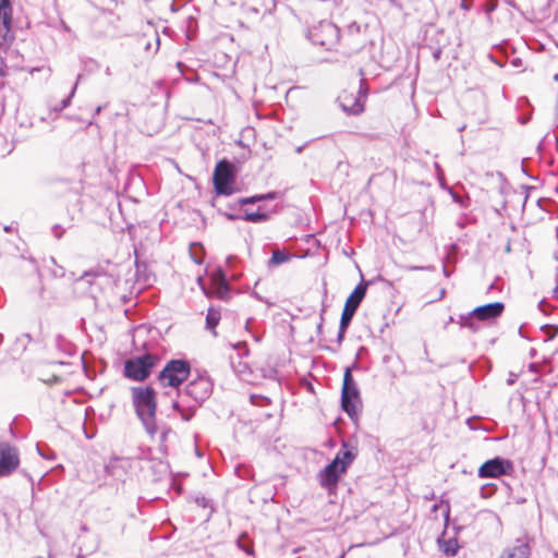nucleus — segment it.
I'll return each instance as SVG.
<instances>
[{
    "instance_id": "393cba45",
    "label": "nucleus",
    "mask_w": 558,
    "mask_h": 558,
    "mask_svg": "<svg viewBox=\"0 0 558 558\" xmlns=\"http://www.w3.org/2000/svg\"><path fill=\"white\" fill-rule=\"evenodd\" d=\"M250 400H251L252 404L257 405V407H265L270 403L269 398L262 396V395H255V393H252L250 396Z\"/></svg>"
},
{
    "instance_id": "8fccbe9b",
    "label": "nucleus",
    "mask_w": 558,
    "mask_h": 558,
    "mask_svg": "<svg viewBox=\"0 0 558 558\" xmlns=\"http://www.w3.org/2000/svg\"><path fill=\"white\" fill-rule=\"evenodd\" d=\"M433 56H434L435 60H438L441 56V50L440 49L436 50Z\"/></svg>"
},
{
    "instance_id": "49530a36",
    "label": "nucleus",
    "mask_w": 558,
    "mask_h": 558,
    "mask_svg": "<svg viewBox=\"0 0 558 558\" xmlns=\"http://www.w3.org/2000/svg\"><path fill=\"white\" fill-rule=\"evenodd\" d=\"M391 5L398 8V9H402V4L399 0H387Z\"/></svg>"
},
{
    "instance_id": "774afa93",
    "label": "nucleus",
    "mask_w": 558,
    "mask_h": 558,
    "mask_svg": "<svg viewBox=\"0 0 558 558\" xmlns=\"http://www.w3.org/2000/svg\"><path fill=\"white\" fill-rule=\"evenodd\" d=\"M553 78L554 81L558 82V73H556Z\"/></svg>"
},
{
    "instance_id": "aec40b11",
    "label": "nucleus",
    "mask_w": 558,
    "mask_h": 558,
    "mask_svg": "<svg viewBox=\"0 0 558 558\" xmlns=\"http://www.w3.org/2000/svg\"><path fill=\"white\" fill-rule=\"evenodd\" d=\"M290 258H291V254H289L284 251H279V250L274 251L272 255L269 259V264L277 266V265H280V264H283V263L290 260Z\"/></svg>"
},
{
    "instance_id": "5fc2aeb1",
    "label": "nucleus",
    "mask_w": 558,
    "mask_h": 558,
    "mask_svg": "<svg viewBox=\"0 0 558 558\" xmlns=\"http://www.w3.org/2000/svg\"><path fill=\"white\" fill-rule=\"evenodd\" d=\"M159 45H160V39H159V36L158 34H156V51L159 49Z\"/></svg>"
},
{
    "instance_id": "423d86ee",
    "label": "nucleus",
    "mask_w": 558,
    "mask_h": 558,
    "mask_svg": "<svg viewBox=\"0 0 558 558\" xmlns=\"http://www.w3.org/2000/svg\"><path fill=\"white\" fill-rule=\"evenodd\" d=\"M235 179L234 165L227 159L218 161L211 175V183L217 196H229L239 191Z\"/></svg>"
},
{
    "instance_id": "412c9836",
    "label": "nucleus",
    "mask_w": 558,
    "mask_h": 558,
    "mask_svg": "<svg viewBox=\"0 0 558 558\" xmlns=\"http://www.w3.org/2000/svg\"><path fill=\"white\" fill-rule=\"evenodd\" d=\"M264 201V197L260 196V194H256V195H253V196H248V197H241L239 198L234 205L232 206L233 209H241V207L243 205H247V204H255L257 202H262Z\"/></svg>"
},
{
    "instance_id": "5701e85b",
    "label": "nucleus",
    "mask_w": 558,
    "mask_h": 558,
    "mask_svg": "<svg viewBox=\"0 0 558 558\" xmlns=\"http://www.w3.org/2000/svg\"><path fill=\"white\" fill-rule=\"evenodd\" d=\"M450 195H451L453 202L457 203L460 207L466 208L470 206V197L469 196L460 195V194L453 192L452 190H450Z\"/></svg>"
},
{
    "instance_id": "37998d69",
    "label": "nucleus",
    "mask_w": 558,
    "mask_h": 558,
    "mask_svg": "<svg viewBox=\"0 0 558 558\" xmlns=\"http://www.w3.org/2000/svg\"><path fill=\"white\" fill-rule=\"evenodd\" d=\"M324 312H325V308H323V310H322V313H320V322H319V323H318V325H317V332H318V333H320V332H322V330H323V323H324V316H323V314H324Z\"/></svg>"
},
{
    "instance_id": "13d9d810",
    "label": "nucleus",
    "mask_w": 558,
    "mask_h": 558,
    "mask_svg": "<svg viewBox=\"0 0 558 558\" xmlns=\"http://www.w3.org/2000/svg\"><path fill=\"white\" fill-rule=\"evenodd\" d=\"M4 112V105L3 102L0 100V116H2Z\"/></svg>"
},
{
    "instance_id": "052dcab7",
    "label": "nucleus",
    "mask_w": 558,
    "mask_h": 558,
    "mask_svg": "<svg viewBox=\"0 0 558 558\" xmlns=\"http://www.w3.org/2000/svg\"><path fill=\"white\" fill-rule=\"evenodd\" d=\"M442 271H444V275H445L446 277H449V276H450V274H449V271H448V269H447V267H446V266H444Z\"/></svg>"
},
{
    "instance_id": "e2e57ef3",
    "label": "nucleus",
    "mask_w": 558,
    "mask_h": 558,
    "mask_svg": "<svg viewBox=\"0 0 558 558\" xmlns=\"http://www.w3.org/2000/svg\"><path fill=\"white\" fill-rule=\"evenodd\" d=\"M105 73H106V75H108V76H109V75H111V70H110V68H109V66H107V68H106Z\"/></svg>"
},
{
    "instance_id": "9b49d317",
    "label": "nucleus",
    "mask_w": 558,
    "mask_h": 558,
    "mask_svg": "<svg viewBox=\"0 0 558 558\" xmlns=\"http://www.w3.org/2000/svg\"><path fill=\"white\" fill-rule=\"evenodd\" d=\"M12 26V0H0V46H7L14 40Z\"/></svg>"
},
{
    "instance_id": "0e129e2a",
    "label": "nucleus",
    "mask_w": 558,
    "mask_h": 558,
    "mask_svg": "<svg viewBox=\"0 0 558 558\" xmlns=\"http://www.w3.org/2000/svg\"><path fill=\"white\" fill-rule=\"evenodd\" d=\"M11 230H12V228H11L10 226H5V227H4V231H5V232H11Z\"/></svg>"
},
{
    "instance_id": "c9c22d12",
    "label": "nucleus",
    "mask_w": 558,
    "mask_h": 558,
    "mask_svg": "<svg viewBox=\"0 0 558 558\" xmlns=\"http://www.w3.org/2000/svg\"><path fill=\"white\" fill-rule=\"evenodd\" d=\"M407 269L410 271H415V270L434 271L435 267L434 266H407Z\"/></svg>"
},
{
    "instance_id": "e433bc0d",
    "label": "nucleus",
    "mask_w": 558,
    "mask_h": 558,
    "mask_svg": "<svg viewBox=\"0 0 558 558\" xmlns=\"http://www.w3.org/2000/svg\"><path fill=\"white\" fill-rule=\"evenodd\" d=\"M538 308L545 315H548L550 313V306L545 300L539 301Z\"/></svg>"
},
{
    "instance_id": "09e8293b",
    "label": "nucleus",
    "mask_w": 558,
    "mask_h": 558,
    "mask_svg": "<svg viewBox=\"0 0 558 558\" xmlns=\"http://www.w3.org/2000/svg\"><path fill=\"white\" fill-rule=\"evenodd\" d=\"M209 323H210V319H209V311H208L207 314L205 315V328L206 329H209Z\"/></svg>"
},
{
    "instance_id": "9d476101",
    "label": "nucleus",
    "mask_w": 558,
    "mask_h": 558,
    "mask_svg": "<svg viewBox=\"0 0 558 558\" xmlns=\"http://www.w3.org/2000/svg\"><path fill=\"white\" fill-rule=\"evenodd\" d=\"M366 291L367 283L360 282L348 296L340 318V320H342L343 324H351L354 314L356 313L360 304L362 303L363 299L366 295Z\"/></svg>"
},
{
    "instance_id": "a878e982",
    "label": "nucleus",
    "mask_w": 558,
    "mask_h": 558,
    "mask_svg": "<svg viewBox=\"0 0 558 558\" xmlns=\"http://www.w3.org/2000/svg\"><path fill=\"white\" fill-rule=\"evenodd\" d=\"M81 78H82V74H78L77 78H76V82H75L74 86L72 87V90H71L70 95L61 101V106H60L59 110H63V109H65L70 105L71 99H72V97L75 94V90L77 88V84H78Z\"/></svg>"
},
{
    "instance_id": "f257e3e1",
    "label": "nucleus",
    "mask_w": 558,
    "mask_h": 558,
    "mask_svg": "<svg viewBox=\"0 0 558 558\" xmlns=\"http://www.w3.org/2000/svg\"><path fill=\"white\" fill-rule=\"evenodd\" d=\"M356 456L357 448L349 441L343 440L341 450H339L333 460L318 473L320 486L329 494L335 492L341 474L347 472V469L354 461Z\"/></svg>"
},
{
    "instance_id": "f704fd0d",
    "label": "nucleus",
    "mask_w": 558,
    "mask_h": 558,
    "mask_svg": "<svg viewBox=\"0 0 558 558\" xmlns=\"http://www.w3.org/2000/svg\"><path fill=\"white\" fill-rule=\"evenodd\" d=\"M194 501L203 509L207 508L208 506V499L205 496H195Z\"/></svg>"
},
{
    "instance_id": "f3484780",
    "label": "nucleus",
    "mask_w": 558,
    "mask_h": 558,
    "mask_svg": "<svg viewBox=\"0 0 558 558\" xmlns=\"http://www.w3.org/2000/svg\"><path fill=\"white\" fill-rule=\"evenodd\" d=\"M178 69L184 75L185 80L191 83H197L202 80V72L198 70H194L193 68L186 65L183 62H178Z\"/></svg>"
},
{
    "instance_id": "2f4dec72",
    "label": "nucleus",
    "mask_w": 558,
    "mask_h": 558,
    "mask_svg": "<svg viewBox=\"0 0 558 558\" xmlns=\"http://www.w3.org/2000/svg\"><path fill=\"white\" fill-rule=\"evenodd\" d=\"M51 233L53 235V238H56L57 240H60L63 234L65 233V228L59 223L52 226L51 228Z\"/></svg>"
},
{
    "instance_id": "58836bf2",
    "label": "nucleus",
    "mask_w": 558,
    "mask_h": 558,
    "mask_svg": "<svg viewBox=\"0 0 558 558\" xmlns=\"http://www.w3.org/2000/svg\"><path fill=\"white\" fill-rule=\"evenodd\" d=\"M233 205H234V203H233V204H229V205H228V208H229L228 214H236V211H239V210H240V209H233V208H232V206H233ZM217 211H218V214H219V215H221V216H225V217H226V215H225V214L227 213V210H223L221 207H217Z\"/></svg>"
},
{
    "instance_id": "338daca9",
    "label": "nucleus",
    "mask_w": 558,
    "mask_h": 558,
    "mask_svg": "<svg viewBox=\"0 0 558 558\" xmlns=\"http://www.w3.org/2000/svg\"><path fill=\"white\" fill-rule=\"evenodd\" d=\"M150 48H151L150 44H149V43H148V44H146L145 49H146L147 51H149V50H150Z\"/></svg>"
},
{
    "instance_id": "864d4df0",
    "label": "nucleus",
    "mask_w": 558,
    "mask_h": 558,
    "mask_svg": "<svg viewBox=\"0 0 558 558\" xmlns=\"http://www.w3.org/2000/svg\"><path fill=\"white\" fill-rule=\"evenodd\" d=\"M195 454H196L198 458H202V457H203V452L198 449V447H195Z\"/></svg>"
},
{
    "instance_id": "bb28decb",
    "label": "nucleus",
    "mask_w": 558,
    "mask_h": 558,
    "mask_svg": "<svg viewBox=\"0 0 558 558\" xmlns=\"http://www.w3.org/2000/svg\"><path fill=\"white\" fill-rule=\"evenodd\" d=\"M541 329L547 333L549 340L554 339L558 335V325L545 324Z\"/></svg>"
},
{
    "instance_id": "6e6552de",
    "label": "nucleus",
    "mask_w": 558,
    "mask_h": 558,
    "mask_svg": "<svg viewBox=\"0 0 558 558\" xmlns=\"http://www.w3.org/2000/svg\"><path fill=\"white\" fill-rule=\"evenodd\" d=\"M307 38L313 45L332 50L339 43L340 29L330 21H320L308 29Z\"/></svg>"
},
{
    "instance_id": "7c9ffc66",
    "label": "nucleus",
    "mask_w": 558,
    "mask_h": 558,
    "mask_svg": "<svg viewBox=\"0 0 558 558\" xmlns=\"http://www.w3.org/2000/svg\"><path fill=\"white\" fill-rule=\"evenodd\" d=\"M349 326H350L349 323L343 324V322L340 320L339 330H338V335H337V342L339 345L342 343Z\"/></svg>"
},
{
    "instance_id": "ddd939ff",
    "label": "nucleus",
    "mask_w": 558,
    "mask_h": 558,
    "mask_svg": "<svg viewBox=\"0 0 558 558\" xmlns=\"http://www.w3.org/2000/svg\"><path fill=\"white\" fill-rule=\"evenodd\" d=\"M532 543L533 539L529 535L518 537L502 549L499 558H530Z\"/></svg>"
},
{
    "instance_id": "ea45409f",
    "label": "nucleus",
    "mask_w": 558,
    "mask_h": 558,
    "mask_svg": "<svg viewBox=\"0 0 558 558\" xmlns=\"http://www.w3.org/2000/svg\"><path fill=\"white\" fill-rule=\"evenodd\" d=\"M45 383L52 385L61 381V378L59 376L52 375L49 379H44Z\"/></svg>"
},
{
    "instance_id": "6e6d98bb",
    "label": "nucleus",
    "mask_w": 558,
    "mask_h": 558,
    "mask_svg": "<svg viewBox=\"0 0 558 558\" xmlns=\"http://www.w3.org/2000/svg\"><path fill=\"white\" fill-rule=\"evenodd\" d=\"M303 149H304V145H301L295 148V151H296V154H301L303 151Z\"/></svg>"
},
{
    "instance_id": "20e7f679",
    "label": "nucleus",
    "mask_w": 558,
    "mask_h": 558,
    "mask_svg": "<svg viewBox=\"0 0 558 558\" xmlns=\"http://www.w3.org/2000/svg\"><path fill=\"white\" fill-rule=\"evenodd\" d=\"M505 304L502 302L487 303L475 307L466 314L459 315L457 323L461 328H468L473 333L481 329L482 322H492L502 315Z\"/></svg>"
},
{
    "instance_id": "680f3d73",
    "label": "nucleus",
    "mask_w": 558,
    "mask_h": 558,
    "mask_svg": "<svg viewBox=\"0 0 558 558\" xmlns=\"http://www.w3.org/2000/svg\"><path fill=\"white\" fill-rule=\"evenodd\" d=\"M496 289V283H492L488 289H487V292H490L492 290Z\"/></svg>"
},
{
    "instance_id": "69168bd1",
    "label": "nucleus",
    "mask_w": 558,
    "mask_h": 558,
    "mask_svg": "<svg viewBox=\"0 0 558 558\" xmlns=\"http://www.w3.org/2000/svg\"><path fill=\"white\" fill-rule=\"evenodd\" d=\"M554 292L558 293V275H557V283H556V288H555Z\"/></svg>"
},
{
    "instance_id": "4c0bfd02",
    "label": "nucleus",
    "mask_w": 558,
    "mask_h": 558,
    "mask_svg": "<svg viewBox=\"0 0 558 558\" xmlns=\"http://www.w3.org/2000/svg\"><path fill=\"white\" fill-rule=\"evenodd\" d=\"M197 387V383L195 381H192L187 386H186V393L190 395V396H193L195 399H196V396H195V389Z\"/></svg>"
},
{
    "instance_id": "bf43d9fd",
    "label": "nucleus",
    "mask_w": 558,
    "mask_h": 558,
    "mask_svg": "<svg viewBox=\"0 0 558 558\" xmlns=\"http://www.w3.org/2000/svg\"><path fill=\"white\" fill-rule=\"evenodd\" d=\"M181 416L183 420L185 421H189L190 420V415L185 414L184 412L181 413Z\"/></svg>"
},
{
    "instance_id": "2eb2a0df",
    "label": "nucleus",
    "mask_w": 558,
    "mask_h": 558,
    "mask_svg": "<svg viewBox=\"0 0 558 558\" xmlns=\"http://www.w3.org/2000/svg\"><path fill=\"white\" fill-rule=\"evenodd\" d=\"M231 295V287L227 281V276L221 268L211 272V298L216 296L227 301Z\"/></svg>"
},
{
    "instance_id": "c85d7f7f",
    "label": "nucleus",
    "mask_w": 558,
    "mask_h": 558,
    "mask_svg": "<svg viewBox=\"0 0 558 558\" xmlns=\"http://www.w3.org/2000/svg\"><path fill=\"white\" fill-rule=\"evenodd\" d=\"M95 278H96V275H94L92 272H85L80 279H77L76 283L78 286H85V284L93 286Z\"/></svg>"
},
{
    "instance_id": "f8f14e48",
    "label": "nucleus",
    "mask_w": 558,
    "mask_h": 558,
    "mask_svg": "<svg viewBox=\"0 0 558 558\" xmlns=\"http://www.w3.org/2000/svg\"><path fill=\"white\" fill-rule=\"evenodd\" d=\"M19 465L17 449L7 442L0 444V478L11 475Z\"/></svg>"
},
{
    "instance_id": "a211bd4d",
    "label": "nucleus",
    "mask_w": 558,
    "mask_h": 558,
    "mask_svg": "<svg viewBox=\"0 0 558 558\" xmlns=\"http://www.w3.org/2000/svg\"><path fill=\"white\" fill-rule=\"evenodd\" d=\"M189 253H190L191 259L196 265L203 264L204 257H205V247L202 243H199V242L191 243L190 247H189Z\"/></svg>"
},
{
    "instance_id": "79ce46f5",
    "label": "nucleus",
    "mask_w": 558,
    "mask_h": 558,
    "mask_svg": "<svg viewBox=\"0 0 558 558\" xmlns=\"http://www.w3.org/2000/svg\"><path fill=\"white\" fill-rule=\"evenodd\" d=\"M348 31H349V33H351V34H352L353 32H360V25H359V24H356V23H352V24H350V25H349Z\"/></svg>"
},
{
    "instance_id": "1a4fd4ad",
    "label": "nucleus",
    "mask_w": 558,
    "mask_h": 558,
    "mask_svg": "<svg viewBox=\"0 0 558 558\" xmlns=\"http://www.w3.org/2000/svg\"><path fill=\"white\" fill-rule=\"evenodd\" d=\"M514 471L513 462L502 457H495L485 461L477 471L481 478H496L502 475H511Z\"/></svg>"
},
{
    "instance_id": "0eeeda50",
    "label": "nucleus",
    "mask_w": 558,
    "mask_h": 558,
    "mask_svg": "<svg viewBox=\"0 0 558 558\" xmlns=\"http://www.w3.org/2000/svg\"><path fill=\"white\" fill-rule=\"evenodd\" d=\"M191 374V365L186 360H170L158 375V380L162 387H180L187 380Z\"/></svg>"
},
{
    "instance_id": "4d7b16f0",
    "label": "nucleus",
    "mask_w": 558,
    "mask_h": 558,
    "mask_svg": "<svg viewBox=\"0 0 558 558\" xmlns=\"http://www.w3.org/2000/svg\"><path fill=\"white\" fill-rule=\"evenodd\" d=\"M172 407H173V409H174V410H178V411L180 410V405H179V402H178V401H174V402L172 403Z\"/></svg>"
},
{
    "instance_id": "72a5a7b5",
    "label": "nucleus",
    "mask_w": 558,
    "mask_h": 558,
    "mask_svg": "<svg viewBox=\"0 0 558 558\" xmlns=\"http://www.w3.org/2000/svg\"><path fill=\"white\" fill-rule=\"evenodd\" d=\"M37 450H38L39 454L41 457H44L45 459L53 460L56 458L54 452L50 449H47V451H44V449L39 445H37Z\"/></svg>"
},
{
    "instance_id": "6ab92c4d",
    "label": "nucleus",
    "mask_w": 558,
    "mask_h": 558,
    "mask_svg": "<svg viewBox=\"0 0 558 558\" xmlns=\"http://www.w3.org/2000/svg\"><path fill=\"white\" fill-rule=\"evenodd\" d=\"M438 544H439V547L441 548L442 553L446 556L453 557L457 555L458 549H459V544H458L457 538L450 537L445 541H441L440 538H438Z\"/></svg>"
},
{
    "instance_id": "dca6fc26",
    "label": "nucleus",
    "mask_w": 558,
    "mask_h": 558,
    "mask_svg": "<svg viewBox=\"0 0 558 558\" xmlns=\"http://www.w3.org/2000/svg\"><path fill=\"white\" fill-rule=\"evenodd\" d=\"M225 215H226V218H228L229 220L242 219V220L250 221V222H264L269 219L268 213H264V211H259V210L246 211L244 216H242L240 214H228V213H226Z\"/></svg>"
},
{
    "instance_id": "473e14b6",
    "label": "nucleus",
    "mask_w": 558,
    "mask_h": 558,
    "mask_svg": "<svg viewBox=\"0 0 558 558\" xmlns=\"http://www.w3.org/2000/svg\"><path fill=\"white\" fill-rule=\"evenodd\" d=\"M196 282H197L199 289L202 290V292L204 293V295L209 298V288L205 283L204 276L198 275L196 277Z\"/></svg>"
},
{
    "instance_id": "cd10ccee",
    "label": "nucleus",
    "mask_w": 558,
    "mask_h": 558,
    "mask_svg": "<svg viewBox=\"0 0 558 558\" xmlns=\"http://www.w3.org/2000/svg\"><path fill=\"white\" fill-rule=\"evenodd\" d=\"M496 492V485L493 483L485 484L481 487V495L483 498L493 496Z\"/></svg>"
},
{
    "instance_id": "4be33fe9",
    "label": "nucleus",
    "mask_w": 558,
    "mask_h": 558,
    "mask_svg": "<svg viewBox=\"0 0 558 558\" xmlns=\"http://www.w3.org/2000/svg\"><path fill=\"white\" fill-rule=\"evenodd\" d=\"M175 436V434L170 428H165L161 430L159 436V450L160 452L166 456L167 454V446L166 441L169 439V437Z\"/></svg>"
},
{
    "instance_id": "a19ab883",
    "label": "nucleus",
    "mask_w": 558,
    "mask_h": 558,
    "mask_svg": "<svg viewBox=\"0 0 558 558\" xmlns=\"http://www.w3.org/2000/svg\"><path fill=\"white\" fill-rule=\"evenodd\" d=\"M260 196L264 197V201L275 199L277 197V193L276 192H269V193H266V194H260Z\"/></svg>"
},
{
    "instance_id": "de8ad7c7",
    "label": "nucleus",
    "mask_w": 558,
    "mask_h": 558,
    "mask_svg": "<svg viewBox=\"0 0 558 558\" xmlns=\"http://www.w3.org/2000/svg\"><path fill=\"white\" fill-rule=\"evenodd\" d=\"M495 9H496V5H495V4H487V5L485 7V12H486L487 14H490Z\"/></svg>"
},
{
    "instance_id": "c03bdc74",
    "label": "nucleus",
    "mask_w": 558,
    "mask_h": 558,
    "mask_svg": "<svg viewBox=\"0 0 558 558\" xmlns=\"http://www.w3.org/2000/svg\"><path fill=\"white\" fill-rule=\"evenodd\" d=\"M460 8L462 10L469 11L471 9V4L469 3L468 0H462L460 3Z\"/></svg>"
},
{
    "instance_id": "4468645a",
    "label": "nucleus",
    "mask_w": 558,
    "mask_h": 558,
    "mask_svg": "<svg viewBox=\"0 0 558 558\" xmlns=\"http://www.w3.org/2000/svg\"><path fill=\"white\" fill-rule=\"evenodd\" d=\"M363 83L364 82L361 81L356 96L353 94H344L339 97L342 110L349 114L357 116L364 111V101L367 97V88H364Z\"/></svg>"
},
{
    "instance_id": "f03ea898",
    "label": "nucleus",
    "mask_w": 558,
    "mask_h": 558,
    "mask_svg": "<svg viewBox=\"0 0 558 558\" xmlns=\"http://www.w3.org/2000/svg\"><path fill=\"white\" fill-rule=\"evenodd\" d=\"M131 395L136 415L143 423L145 430L153 437L158 429L156 424L157 395L155 389L149 386L132 387Z\"/></svg>"
},
{
    "instance_id": "603ef678",
    "label": "nucleus",
    "mask_w": 558,
    "mask_h": 558,
    "mask_svg": "<svg viewBox=\"0 0 558 558\" xmlns=\"http://www.w3.org/2000/svg\"><path fill=\"white\" fill-rule=\"evenodd\" d=\"M104 108H105V106H98V107H96V109H95V114H99V113L102 111V109H104Z\"/></svg>"
},
{
    "instance_id": "a18cd8bd",
    "label": "nucleus",
    "mask_w": 558,
    "mask_h": 558,
    "mask_svg": "<svg viewBox=\"0 0 558 558\" xmlns=\"http://www.w3.org/2000/svg\"><path fill=\"white\" fill-rule=\"evenodd\" d=\"M159 472L160 473H167L168 472V464L160 462L159 463Z\"/></svg>"
},
{
    "instance_id": "3c124183",
    "label": "nucleus",
    "mask_w": 558,
    "mask_h": 558,
    "mask_svg": "<svg viewBox=\"0 0 558 558\" xmlns=\"http://www.w3.org/2000/svg\"><path fill=\"white\" fill-rule=\"evenodd\" d=\"M88 554H84L82 551V548H80V553L77 554L76 558H85Z\"/></svg>"
},
{
    "instance_id": "c756f323",
    "label": "nucleus",
    "mask_w": 558,
    "mask_h": 558,
    "mask_svg": "<svg viewBox=\"0 0 558 558\" xmlns=\"http://www.w3.org/2000/svg\"><path fill=\"white\" fill-rule=\"evenodd\" d=\"M220 320V313L211 306V336H216V327Z\"/></svg>"
},
{
    "instance_id": "b1692460",
    "label": "nucleus",
    "mask_w": 558,
    "mask_h": 558,
    "mask_svg": "<svg viewBox=\"0 0 558 558\" xmlns=\"http://www.w3.org/2000/svg\"><path fill=\"white\" fill-rule=\"evenodd\" d=\"M238 546H239V548H241L247 555H252L253 554V546H252L250 539L246 536L242 535L241 537H239Z\"/></svg>"
},
{
    "instance_id": "7ed1b4c3",
    "label": "nucleus",
    "mask_w": 558,
    "mask_h": 558,
    "mask_svg": "<svg viewBox=\"0 0 558 558\" xmlns=\"http://www.w3.org/2000/svg\"><path fill=\"white\" fill-rule=\"evenodd\" d=\"M357 367V362L345 367L341 389V409L354 423L359 420V412L362 409L360 390L352 375V369Z\"/></svg>"
},
{
    "instance_id": "39448f33",
    "label": "nucleus",
    "mask_w": 558,
    "mask_h": 558,
    "mask_svg": "<svg viewBox=\"0 0 558 558\" xmlns=\"http://www.w3.org/2000/svg\"><path fill=\"white\" fill-rule=\"evenodd\" d=\"M159 362L160 357L154 353L132 356L124 362L123 375L134 381H144L151 375Z\"/></svg>"
}]
</instances>
